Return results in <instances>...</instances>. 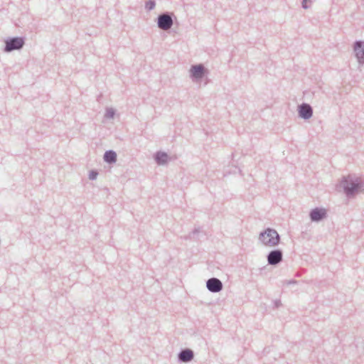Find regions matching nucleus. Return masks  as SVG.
<instances>
[{
    "instance_id": "f257e3e1",
    "label": "nucleus",
    "mask_w": 364,
    "mask_h": 364,
    "mask_svg": "<svg viewBox=\"0 0 364 364\" xmlns=\"http://www.w3.org/2000/svg\"><path fill=\"white\" fill-rule=\"evenodd\" d=\"M340 186L348 198L354 196L363 186V183L360 178L351 176H343L340 182Z\"/></svg>"
},
{
    "instance_id": "9d476101",
    "label": "nucleus",
    "mask_w": 364,
    "mask_h": 364,
    "mask_svg": "<svg viewBox=\"0 0 364 364\" xmlns=\"http://www.w3.org/2000/svg\"><path fill=\"white\" fill-rule=\"evenodd\" d=\"M309 217L312 222H320L327 217V212L323 208H315L310 211Z\"/></svg>"
},
{
    "instance_id": "1a4fd4ad",
    "label": "nucleus",
    "mask_w": 364,
    "mask_h": 364,
    "mask_svg": "<svg viewBox=\"0 0 364 364\" xmlns=\"http://www.w3.org/2000/svg\"><path fill=\"white\" fill-rule=\"evenodd\" d=\"M313 108L308 104L303 102L298 106L299 117L304 120H308L313 116Z\"/></svg>"
},
{
    "instance_id": "4468645a",
    "label": "nucleus",
    "mask_w": 364,
    "mask_h": 364,
    "mask_svg": "<svg viewBox=\"0 0 364 364\" xmlns=\"http://www.w3.org/2000/svg\"><path fill=\"white\" fill-rule=\"evenodd\" d=\"M156 6L155 0H148L145 3V9L148 11L153 10Z\"/></svg>"
},
{
    "instance_id": "0eeeda50",
    "label": "nucleus",
    "mask_w": 364,
    "mask_h": 364,
    "mask_svg": "<svg viewBox=\"0 0 364 364\" xmlns=\"http://www.w3.org/2000/svg\"><path fill=\"white\" fill-rule=\"evenodd\" d=\"M353 51L360 65H364V41H355L353 44Z\"/></svg>"
},
{
    "instance_id": "423d86ee",
    "label": "nucleus",
    "mask_w": 364,
    "mask_h": 364,
    "mask_svg": "<svg viewBox=\"0 0 364 364\" xmlns=\"http://www.w3.org/2000/svg\"><path fill=\"white\" fill-rule=\"evenodd\" d=\"M267 262L269 265L276 266L283 260V252L280 249L271 250L267 256Z\"/></svg>"
},
{
    "instance_id": "ddd939ff",
    "label": "nucleus",
    "mask_w": 364,
    "mask_h": 364,
    "mask_svg": "<svg viewBox=\"0 0 364 364\" xmlns=\"http://www.w3.org/2000/svg\"><path fill=\"white\" fill-rule=\"evenodd\" d=\"M103 159L109 164H114L117 161V154L113 150H107L105 152Z\"/></svg>"
},
{
    "instance_id": "a211bd4d",
    "label": "nucleus",
    "mask_w": 364,
    "mask_h": 364,
    "mask_svg": "<svg viewBox=\"0 0 364 364\" xmlns=\"http://www.w3.org/2000/svg\"><path fill=\"white\" fill-rule=\"evenodd\" d=\"M273 303H274V308L277 309L282 306V302L279 299L274 300Z\"/></svg>"
},
{
    "instance_id": "9b49d317",
    "label": "nucleus",
    "mask_w": 364,
    "mask_h": 364,
    "mask_svg": "<svg viewBox=\"0 0 364 364\" xmlns=\"http://www.w3.org/2000/svg\"><path fill=\"white\" fill-rule=\"evenodd\" d=\"M194 358V353L190 348L182 349L178 354V361L181 363H188Z\"/></svg>"
},
{
    "instance_id": "6ab92c4d",
    "label": "nucleus",
    "mask_w": 364,
    "mask_h": 364,
    "mask_svg": "<svg viewBox=\"0 0 364 364\" xmlns=\"http://www.w3.org/2000/svg\"><path fill=\"white\" fill-rule=\"evenodd\" d=\"M199 232V229L198 228H195L191 232L190 235H195L196 233ZM189 237H191V235H189Z\"/></svg>"
},
{
    "instance_id": "6e6552de",
    "label": "nucleus",
    "mask_w": 364,
    "mask_h": 364,
    "mask_svg": "<svg viewBox=\"0 0 364 364\" xmlns=\"http://www.w3.org/2000/svg\"><path fill=\"white\" fill-rule=\"evenodd\" d=\"M206 288L211 293H218L223 288V282L216 277H212L206 281Z\"/></svg>"
},
{
    "instance_id": "39448f33",
    "label": "nucleus",
    "mask_w": 364,
    "mask_h": 364,
    "mask_svg": "<svg viewBox=\"0 0 364 364\" xmlns=\"http://www.w3.org/2000/svg\"><path fill=\"white\" fill-rule=\"evenodd\" d=\"M208 73L203 64L193 65L190 69V77L193 82H200Z\"/></svg>"
},
{
    "instance_id": "7ed1b4c3",
    "label": "nucleus",
    "mask_w": 364,
    "mask_h": 364,
    "mask_svg": "<svg viewBox=\"0 0 364 364\" xmlns=\"http://www.w3.org/2000/svg\"><path fill=\"white\" fill-rule=\"evenodd\" d=\"M25 37L15 36L10 37L5 40V46L4 51L5 53H10L14 50H21L25 45Z\"/></svg>"
},
{
    "instance_id": "aec40b11",
    "label": "nucleus",
    "mask_w": 364,
    "mask_h": 364,
    "mask_svg": "<svg viewBox=\"0 0 364 364\" xmlns=\"http://www.w3.org/2000/svg\"><path fill=\"white\" fill-rule=\"evenodd\" d=\"M296 283H297V281L294 280V279H291V280L287 282L288 284H296Z\"/></svg>"
},
{
    "instance_id": "f3484780",
    "label": "nucleus",
    "mask_w": 364,
    "mask_h": 364,
    "mask_svg": "<svg viewBox=\"0 0 364 364\" xmlns=\"http://www.w3.org/2000/svg\"><path fill=\"white\" fill-rule=\"evenodd\" d=\"M308 1H310V0H302L301 6L304 9H307L310 7V5L308 4Z\"/></svg>"
},
{
    "instance_id": "20e7f679",
    "label": "nucleus",
    "mask_w": 364,
    "mask_h": 364,
    "mask_svg": "<svg viewBox=\"0 0 364 364\" xmlns=\"http://www.w3.org/2000/svg\"><path fill=\"white\" fill-rule=\"evenodd\" d=\"M173 17L175 18V16L173 13L168 11L161 13L157 17V26L163 31L170 29L173 24Z\"/></svg>"
},
{
    "instance_id": "f03ea898",
    "label": "nucleus",
    "mask_w": 364,
    "mask_h": 364,
    "mask_svg": "<svg viewBox=\"0 0 364 364\" xmlns=\"http://www.w3.org/2000/svg\"><path fill=\"white\" fill-rule=\"evenodd\" d=\"M259 239L263 245L268 247L277 246L280 242V235L276 230L271 228L260 232Z\"/></svg>"
},
{
    "instance_id": "2eb2a0df",
    "label": "nucleus",
    "mask_w": 364,
    "mask_h": 364,
    "mask_svg": "<svg viewBox=\"0 0 364 364\" xmlns=\"http://www.w3.org/2000/svg\"><path fill=\"white\" fill-rule=\"evenodd\" d=\"M115 113V109H114L113 108H107L105 114V117L107 119H112L114 118Z\"/></svg>"
},
{
    "instance_id": "f8f14e48",
    "label": "nucleus",
    "mask_w": 364,
    "mask_h": 364,
    "mask_svg": "<svg viewBox=\"0 0 364 364\" xmlns=\"http://www.w3.org/2000/svg\"><path fill=\"white\" fill-rule=\"evenodd\" d=\"M154 158L158 165H164L167 164L169 156L167 153L158 151L154 154Z\"/></svg>"
},
{
    "instance_id": "dca6fc26",
    "label": "nucleus",
    "mask_w": 364,
    "mask_h": 364,
    "mask_svg": "<svg viewBox=\"0 0 364 364\" xmlns=\"http://www.w3.org/2000/svg\"><path fill=\"white\" fill-rule=\"evenodd\" d=\"M99 173L97 170H91L90 172H89V176H88V178L91 181H94L97 178V176H98Z\"/></svg>"
}]
</instances>
